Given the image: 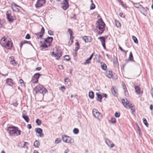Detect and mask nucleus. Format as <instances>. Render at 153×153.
<instances>
[{
	"mask_svg": "<svg viewBox=\"0 0 153 153\" xmlns=\"http://www.w3.org/2000/svg\"><path fill=\"white\" fill-rule=\"evenodd\" d=\"M0 43L2 46L8 49H11L12 47L13 43L10 39L3 38L1 41Z\"/></svg>",
	"mask_w": 153,
	"mask_h": 153,
	"instance_id": "obj_1",
	"label": "nucleus"
},
{
	"mask_svg": "<svg viewBox=\"0 0 153 153\" xmlns=\"http://www.w3.org/2000/svg\"><path fill=\"white\" fill-rule=\"evenodd\" d=\"M7 130L11 136H16L20 134L21 131L18 129L17 127L9 126L7 128Z\"/></svg>",
	"mask_w": 153,
	"mask_h": 153,
	"instance_id": "obj_2",
	"label": "nucleus"
},
{
	"mask_svg": "<svg viewBox=\"0 0 153 153\" xmlns=\"http://www.w3.org/2000/svg\"><path fill=\"white\" fill-rule=\"evenodd\" d=\"M51 55L55 57L57 60H59L62 56V52L61 49L57 47L54 48Z\"/></svg>",
	"mask_w": 153,
	"mask_h": 153,
	"instance_id": "obj_3",
	"label": "nucleus"
},
{
	"mask_svg": "<svg viewBox=\"0 0 153 153\" xmlns=\"http://www.w3.org/2000/svg\"><path fill=\"white\" fill-rule=\"evenodd\" d=\"M105 24L102 19H99L96 23V27L100 31L99 32V34H102L104 30Z\"/></svg>",
	"mask_w": 153,
	"mask_h": 153,
	"instance_id": "obj_4",
	"label": "nucleus"
},
{
	"mask_svg": "<svg viewBox=\"0 0 153 153\" xmlns=\"http://www.w3.org/2000/svg\"><path fill=\"white\" fill-rule=\"evenodd\" d=\"M34 91H36V93H42L44 94V92L45 93L47 90H45L44 87L42 85H39L34 88Z\"/></svg>",
	"mask_w": 153,
	"mask_h": 153,
	"instance_id": "obj_5",
	"label": "nucleus"
},
{
	"mask_svg": "<svg viewBox=\"0 0 153 153\" xmlns=\"http://www.w3.org/2000/svg\"><path fill=\"white\" fill-rule=\"evenodd\" d=\"M63 141L66 143H74V140L70 137L65 135H63L62 136Z\"/></svg>",
	"mask_w": 153,
	"mask_h": 153,
	"instance_id": "obj_6",
	"label": "nucleus"
},
{
	"mask_svg": "<svg viewBox=\"0 0 153 153\" xmlns=\"http://www.w3.org/2000/svg\"><path fill=\"white\" fill-rule=\"evenodd\" d=\"M6 15L8 21L10 22H12L14 21V17L11 15L10 11L8 10L7 11L6 13Z\"/></svg>",
	"mask_w": 153,
	"mask_h": 153,
	"instance_id": "obj_7",
	"label": "nucleus"
},
{
	"mask_svg": "<svg viewBox=\"0 0 153 153\" xmlns=\"http://www.w3.org/2000/svg\"><path fill=\"white\" fill-rule=\"evenodd\" d=\"M46 2L45 0H37L35 5L36 8H39L43 6Z\"/></svg>",
	"mask_w": 153,
	"mask_h": 153,
	"instance_id": "obj_8",
	"label": "nucleus"
},
{
	"mask_svg": "<svg viewBox=\"0 0 153 153\" xmlns=\"http://www.w3.org/2000/svg\"><path fill=\"white\" fill-rule=\"evenodd\" d=\"M122 102L124 106L127 109H129L130 106L131 104L130 103L126 98L123 99Z\"/></svg>",
	"mask_w": 153,
	"mask_h": 153,
	"instance_id": "obj_9",
	"label": "nucleus"
},
{
	"mask_svg": "<svg viewBox=\"0 0 153 153\" xmlns=\"http://www.w3.org/2000/svg\"><path fill=\"white\" fill-rule=\"evenodd\" d=\"M40 76V74L39 73L35 74L32 77L31 82L33 83H36L38 82V79Z\"/></svg>",
	"mask_w": 153,
	"mask_h": 153,
	"instance_id": "obj_10",
	"label": "nucleus"
},
{
	"mask_svg": "<svg viewBox=\"0 0 153 153\" xmlns=\"http://www.w3.org/2000/svg\"><path fill=\"white\" fill-rule=\"evenodd\" d=\"M45 32V29L43 27L42 28L41 31L40 32L38 33H35V34L37 36L38 39H39V38H41Z\"/></svg>",
	"mask_w": 153,
	"mask_h": 153,
	"instance_id": "obj_11",
	"label": "nucleus"
},
{
	"mask_svg": "<svg viewBox=\"0 0 153 153\" xmlns=\"http://www.w3.org/2000/svg\"><path fill=\"white\" fill-rule=\"evenodd\" d=\"M63 3V5L62 7V8L64 10H65L68 8L69 7V4L67 0H64Z\"/></svg>",
	"mask_w": 153,
	"mask_h": 153,
	"instance_id": "obj_12",
	"label": "nucleus"
},
{
	"mask_svg": "<svg viewBox=\"0 0 153 153\" xmlns=\"http://www.w3.org/2000/svg\"><path fill=\"white\" fill-rule=\"evenodd\" d=\"M92 113L94 116L96 118H99L100 114L98 110L95 109H93Z\"/></svg>",
	"mask_w": 153,
	"mask_h": 153,
	"instance_id": "obj_13",
	"label": "nucleus"
},
{
	"mask_svg": "<svg viewBox=\"0 0 153 153\" xmlns=\"http://www.w3.org/2000/svg\"><path fill=\"white\" fill-rule=\"evenodd\" d=\"M105 142L108 146H110L111 148H112L114 146V144L108 139H107L105 140Z\"/></svg>",
	"mask_w": 153,
	"mask_h": 153,
	"instance_id": "obj_14",
	"label": "nucleus"
},
{
	"mask_svg": "<svg viewBox=\"0 0 153 153\" xmlns=\"http://www.w3.org/2000/svg\"><path fill=\"white\" fill-rule=\"evenodd\" d=\"M99 39L101 42L102 44V45L104 49H105L106 48L105 45V38L103 37H100L98 38Z\"/></svg>",
	"mask_w": 153,
	"mask_h": 153,
	"instance_id": "obj_15",
	"label": "nucleus"
},
{
	"mask_svg": "<svg viewBox=\"0 0 153 153\" xmlns=\"http://www.w3.org/2000/svg\"><path fill=\"white\" fill-rule=\"evenodd\" d=\"M83 39L85 42H91L92 39L90 36H85L83 38Z\"/></svg>",
	"mask_w": 153,
	"mask_h": 153,
	"instance_id": "obj_16",
	"label": "nucleus"
},
{
	"mask_svg": "<svg viewBox=\"0 0 153 153\" xmlns=\"http://www.w3.org/2000/svg\"><path fill=\"white\" fill-rule=\"evenodd\" d=\"M94 55V53H93L90 56V57L87 58L85 62L84 63V64L86 65V64H89L90 63V61L91 59Z\"/></svg>",
	"mask_w": 153,
	"mask_h": 153,
	"instance_id": "obj_17",
	"label": "nucleus"
},
{
	"mask_svg": "<svg viewBox=\"0 0 153 153\" xmlns=\"http://www.w3.org/2000/svg\"><path fill=\"white\" fill-rule=\"evenodd\" d=\"M111 90L112 94L114 96H117L118 94L116 89H115V88L113 87L111 88Z\"/></svg>",
	"mask_w": 153,
	"mask_h": 153,
	"instance_id": "obj_18",
	"label": "nucleus"
},
{
	"mask_svg": "<svg viewBox=\"0 0 153 153\" xmlns=\"http://www.w3.org/2000/svg\"><path fill=\"white\" fill-rule=\"evenodd\" d=\"M25 112V111H23V115L22 116V117L24 119V120L25 121L28 123L29 122V118L28 116L25 115L23 113V112Z\"/></svg>",
	"mask_w": 153,
	"mask_h": 153,
	"instance_id": "obj_19",
	"label": "nucleus"
},
{
	"mask_svg": "<svg viewBox=\"0 0 153 153\" xmlns=\"http://www.w3.org/2000/svg\"><path fill=\"white\" fill-rule=\"evenodd\" d=\"M113 63L115 67H118V64L117 59V58L115 57H114Z\"/></svg>",
	"mask_w": 153,
	"mask_h": 153,
	"instance_id": "obj_20",
	"label": "nucleus"
},
{
	"mask_svg": "<svg viewBox=\"0 0 153 153\" xmlns=\"http://www.w3.org/2000/svg\"><path fill=\"white\" fill-rule=\"evenodd\" d=\"M65 84L68 86H70L71 85V82L68 78L65 79Z\"/></svg>",
	"mask_w": 153,
	"mask_h": 153,
	"instance_id": "obj_21",
	"label": "nucleus"
},
{
	"mask_svg": "<svg viewBox=\"0 0 153 153\" xmlns=\"http://www.w3.org/2000/svg\"><path fill=\"white\" fill-rule=\"evenodd\" d=\"M53 38L52 37H49L47 39H45V42L46 43H50L52 41Z\"/></svg>",
	"mask_w": 153,
	"mask_h": 153,
	"instance_id": "obj_22",
	"label": "nucleus"
},
{
	"mask_svg": "<svg viewBox=\"0 0 153 153\" xmlns=\"http://www.w3.org/2000/svg\"><path fill=\"white\" fill-rule=\"evenodd\" d=\"M6 82L9 85L11 86L13 85V80L11 79L7 78Z\"/></svg>",
	"mask_w": 153,
	"mask_h": 153,
	"instance_id": "obj_23",
	"label": "nucleus"
},
{
	"mask_svg": "<svg viewBox=\"0 0 153 153\" xmlns=\"http://www.w3.org/2000/svg\"><path fill=\"white\" fill-rule=\"evenodd\" d=\"M133 4L134 5V6L137 8H139V6H140L141 7L143 10L145 9L144 7L141 5H140L139 4V3H133Z\"/></svg>",
	"mask_w": 153,
	"mask_h": 153,
	"instance_id": "obj_24",
	"label": "nucleus"
},
{
	"mask_svg": "<svg viewBox=\"0 0 153 153\" xmlns=\"http://www.w3.org/2000/svg\"><path fill=\"white\" fill-rule=\"evenodd\" d=\"M134 88L136 92L139 94H141L142 93L141 91H140V88L138 86H135L134 87Z\"/></svg>",
	"mask_w": 153,
	"mask_h": 153,
	"instance_id": "obj_25",
	"label": "nucleus"
},
{
	"mask_svg": "<svg viewBox=\"0 0 153 153\" xmlns=\"http://www.w3.org/2000/svg\"><path fill=\"white\" fill-rule=\"evenodd\" d=\"M96 94L97 96V100L101 102L102 101L101 100L102 99V95L100 94H98V93H97Z\"/></svg>",
	"mask_w": 153,
	"mask_h": 153,
	"instance_id": "obj_26",
	"label": "nucleus"
},
{
	"mask_svg": "<svg viewBox=\"0 0 153 153\" xmlns=\"http://www.w3.org/2000/svg\"><path fill=\"white\" fill-rule=\"evenodd\" d=\"M101 66L102 70H105L107 68V66L103 62L101 63Z\"/></svg>",
	"mask_w": 153,
	"mask_h": 153,
	"instance_id": "obj_27",
	"label": "nucleus"
},
{
	"mask_svg": "<svg viewBox=\"0 0 153 153\" xmlns=\"http://www.w3.org/2000/svg\"><path fill=\"white\" fill-rule=\"evenodd\" d=\"M35 132L38 134L41 133L42 132V130L40 128H36L35 129Z\"/></svg>",
	"mask_w": 153,
	"mask_h": 153,
	"instance_id": "obj_28",
	"label": "nucleus"
},
{
	"mask_svg": "<svg viewBox=\"0 0 153 153\" xmlns=\"http://www.w3.org/2000/svg\"><path fill=\"white\" fill-rule=\"evenodd\" d=\"M88 96L90 98L92 99L94 98V92L91 91L89 93Z\"/></svg>",
	"mask_w": 153,
	"mask_h": 153,
	"instance_id": "obj_29",
	"label": "nucleus"
},
{
	"mask_svg": "<svg viewBox=\"0 0 153 153\" xmlns=\"http://www.w3.org/2000/svg\"><path fill=\"white\" fill-rule=\"evenodd\" d=\"M112 74L111 72L109 71L108 72H107L106 73V76L107 77L109 78H110L112 77Z\"/></svg>",
	"mask_w": 153,
	"mask_h": 153,
	"instance_id": "obj_30",
	"label": "nucleus"
},
{
	"mask_svg": "<svg viewBox=\"0 0 153 153\" xmlns=\"http://www.w3.org/2000/svg\"><path fill=\"white\" fill-rule=\"evenodd\" d=\"M129 60L130 61H134L132 53L131 52H130L129 53Z\"/></svg>",
	"mask_w": 153,
	"mask_h": 153,
	"instance_id": "obj_31",
	"label": "nucleus"
},
{
	"mask_svg": "<svg viewBox=\"0 0 153 153\" xmlns=\"http://www.w3.org/2000/svg\"><path fill=\"white\" fill-rule=\"evenodd\" d=\"M76 45H77V47L75 48V51H76V52L79 48V45L78 42H76ZM75 54H76V52L75 53Z\"/></svg>",
	"mask_w": 153,
	"mask_h": 153,
	"instance_id": "obj_32",
	"label": "nucleus"
},
{
	"mask_svg": "<svg viewBox=\"0 0 153 153\" xmlns=\"http://www.w3.org/2000/svg\"><path fill=\"white\" fill-rule=\"evenodd\" d=\"M129 108L131 109V112L133 113L134 112L135 109L134 106L131 104L130 106H129Z\"/></svg>",
	"mask_w": 153,
	"mask_h": 153,
	"instance_id": "obj_33",
	"label": "nucleus"
},
{
	"mask_svg": "<svg viewBox=\"0 0 153 153\" xmlns=\"http://www.w3.org/2000/svg\"><path fill=\"white\" fill-rule=\"evenodd\" d=\"M39 143L38 141L36 140L34 143V146L35 147L37 148L39 145Z\"/></svg>",
	"mask_w": 153,
	"mask_h": 153,
	"instance_id": "obj_34",
	"label": "nucleus"
},
{
	"mask_svg": "<svg viewBox=\"0 0 153 153\" xmlns=\"http://www.w3.org/2000/svg\"><path fill=\"white\" fill-rule=\"evenodd\" d=\"M11 8L14 11H16L14 9V7H19V6L16 4L15 3H13L12 4L11 6Z\"/></svg>",
	"mask_w": 153,
	"mask_h": 153,
	"instance_id": "obj_35",
	"label": "nucleus"
},
{
	"mask_svg": "<svg viewBox=\"0 0 153 153\" xmlns=\"http://www.w3.org/2000/svg\"><path fill=\"white\" fill-rule=\"evenodd\" d=\"M30 42L24 40V41H22L21 43V45H20V48H21L23 45L25 44L28 43Z\"/></svg>",
	"mask_w": 153,
	"mask_h": 153,
	"instance_id": "obj_36",
	"label": "nucleus"
},
{
	"mask_svg": "<svg viewBox=\"0 0 153 153\" xmlns=\"http://www.w3.org/2000/svg\"><path fill=\"white\" fill-rule=\"evenodd\" d=\"M143 122L144 124L147 126L148 127L149 126V124L147 122V121L146 119L145 118H143Z\"/></svg>",
	"mask_w": 153,
	"mask_h": 153,
	"instance_id": "obj_37",
	"label": "nucleus"
},
{
	"mask_svg": "<svg viewBox=\"0 0 153 153\" xmlns=\"http://www.w3.org/2000/svg\"><path fill=\"white\" fill-rule=\"evenodd\" d=\"M132 38L135 43L136 44L138 43V41L136 37L134 36H132Z\"/></svg>",
	"mask_w": 153,
	"mask_h": 153,
	"instance_id": "obj_38",
	"label": "nucleus"
},
{
	"mask_svg": "<svg viewBox=\"0 0 153 153\" xmlns=\"http://www.w3.org/2000/svg\"><path fill=\"white\" fill-rule=\"evenodd\" d=\"M116 121V118H112L111 120H109V122L110 123H115Z\"/></svg>",
	"mask_w": 153,
	"mask_h": 153,
	"instance_id": "obj_39",
	"label": "nucleus"
},
{
	"mask_svg": "<svg viewBox=\"0 0 153 153\" xmlns=\"http://www.w3.org/2000/svg\"><path fill=\"white\" fill-rule=\"evenodd\" d=\"M115 25L116 26L118 27H120L121 26L120 23L118 21H115Z\"/></svg>",
	"mask_w": 153,
	"mask_h": 153,
	"instance_id": "obj_40",
	"label": "nucleus"
},
{
	"mask_svg": "<svg viewBox=\"0 0 153 153\" xmlns=\"http://www.w3.org/2000/svg\"><path fill=\"white\" fill-rule=\"evenodd\" d=\"M10 62L11 64L14 65H17V63L14 60H10Z\"/></svg>",
	"mask_w": 153,
	"mask_h": 153,
	"instance_id": "obj_41",
	"label": "nucleus"
},
{
	"mask_svg": "<svg viewBox=\"0 0 153 153\" xmlns=\"http://www.w3.org/2000/svg\"><path fill=\"white\" fill-rule=\"evenodd\" d=\"M36 123L38 125H40L42 123L41 121L39 119H37L36 120Z\"/></svg>",
	"mask_w": 153,
	"mask_h": 153,
	"instance_id": "obj_42",
	"label": "nucleus"
},
{
	"mask_svg": "<svg viewBox=\"0 0 153 153\" xmlns=\"http://www.w3.org/2000/svg\"><path fill=\"white\" fill-rule=\"evenodd\" d=\"M124 90V94L125 96L126 97H128L129 96V94L127 89Z\"/></svg>",
	"mask_w": 153,
	"mask_h": 153,
	"instance_id": "obj_43",
	"label": "nucleus"
},
{
	"mask_svg": "<svg viewBox=\"0 0 153 153\" xmlns=\"http://www.w3.org/2000/svg\"><path fill=\"white\" fill-rule=\"evenodd\" d=\"M79 130L77 128H75L73 130V132L74 134H76L79 133Z\"/></svg>",
	"mask_w": 153,
	"mask_h": 153,
	"instance_id": "obj_44",
	"label": "nucleus"
},
{
	"mask_svg": "<svg viewBox=\"0 0 153 153\" xmlns=\"http://www.w3.org/2000/svg\"><path fill=\"white\" fill-rule=\"evenodd\" d=\"M65 59H64V60H66V61H68L70 60V58L69 56L68 55H65L64 56Z\"/></svg>",
	"mask_w": 153,
	"mask_h": 153,
	"instance_id": "obj_45",
	"label": "nucleus"
},
{
	"mask_svg": "<svg viewBox=\"0 0 153 153\" xmlns=\"http://www.w3.org/2000/svg\"><path fill=\"white\" fill-rule=\"evenodd\" d=\"M95 7V4L93 3H92L91 4L90 9L91 10H93L94 9Z\"/></svg>",
	"mask_w": 153,
	"mask_h": 153,
	"instance_id": "obj_46",
	"label": "nucleus"
},
{
	"mask_svg": "<svg viewBox=\"0 0 153 153\" xmlns=\"http://www.w3.org/2000/svg\"><path fill=\"white\" fill-rule=\"evenodd\" d=\"M120 115V113H117V112H116L114 114V116L116 117H119Z\"/></svg>",
	"mask_w": 153,
	"mask_h": 153,
	"instance_id": "obj_47",
	"label": "nucleus"
},
{
	"mask_svg": "<svg viewBox=\"0 0 153 153\" xmlns=\"http://www.w3.org/2000/svg\"><path fill=\"white\" fill-rule=\"evenodd\" d=\"M41 46L43 48H48V46L45 44L43 43L42 44Z\"/></svg>",
	"mask_w": 153,
	"mask_h": 153,
	"instance_id": "obj_48",
	"label": "nucleus"
},
{
	"mask_svg": "<svg viewBox=\"0 0 153 153\" xmlns=\"http://www.w3.org/2000/svg\"><path fill=\"white\" fill-rule=\"evenodd\" d=\"M119 49L122 52H125V54H126L127 51H125L124 50H123L122 48L120 46H119Z\"/></svg>",
	"mask_w": 153,
	"mask_h": 153,
	"instance_id": "obj_49",
	"label": "nucleus"
},
{
	"mask_svg": "<svg viewBox=\"0 0 153 153\" xmlns=\"http://www.w3.org/2000/svg\"><path fill=\"white\" fill-rule=\"evenodd\" d=\"M123 87V89L124 90H126V89H127L126 88V85L125 84V83L123 81L122 82Z\"/></svg>",
	"mask_w": 153,
	"mask_h": 153,
	"instance_id": "obj_50",
	"label": "nucleus"
},
{
	"mask_svg": "<svg viewBox=\"0 0 153 153\" xmlns=\"http://www.w3.org/2000/svg\"><path fill=\"white\" fill-rule=\"evenodd\" d=\"M68 32L70 34L71 37L72 33V32L71 30V29H69L68 30Z\"/></svg>",
	"mask_w": 153,
	"mask_h": 153,
	"instance_id": "obj_51",
	"label": "nucleus"
},
{
	"mask_svg": "<svg viewBox=\"0 0 153 153\" xmlns=\"http://www.w3.org/2000/svg\"><path fill=\"white\" fill-rule=\"evenodd\" d=\"M60 89L63 92H64V91L65 90V88L64 86H62Z\"/></svg>",
	"mask_w": 153,
	"mask_h": 153,
	"instance_id": "obj_52",
	"label": "nucleus"
},
{
	"mask_svg": "<svg viewBox=\"0 0 153 153\" xmlns=\"http://www.w3.org/2000/svg\"><path fill=\"white\" fill-rule=\"evenodd\" d=\"M48 34L50 35H53V32L51 30H49L48 31Z\"/></svg>",
	"mask_w": 153,
	"mask_h": 153,
	"instance_id": "obj_53",
	"label": "nucleus"
},
{
	"mask_svg": "<svg viewBox=\"0 0 153 153\" xmlns=\"http://www.w3.org/2000/svg\"><path fill=\"white\" fill-rule=\"evenodd\" d=\"M25 38L27 39H29L30 38V36L29 34H27L25 36Z\"/></svg>",
	"mask_w": 153,
	"mask_h": 153,
	"instance_id": "obj_54",
	"label": "nucleus"
},
{
	"mask_svg": "<svg viewBox=\"0 0 153 153\" xmlns=\"http://www.w3.org/2000/svg\"><path fill=\"white\" fill-rule=\"evenodd\" d=\"M61 142V140H58V139H56L55 140V143H60Z\"/></svg>",
	"mask_w": 153,
	"mask_h": 153,
	"instance_id": "obj_55",
	"label": "nucleus"
},
{
	"mask_svg": "<svg viewBox=\"0 0 153 153\" xmlns=\"http://www.w3.org/2000/svg\"><path fill=\"white\" fill-rule=\"evenodd\" d=\"M59 68L60 69H63V67L62 65H59Z\"/></svg>",
	"mask_w": 153,
	"mask_h": 153,
	"instance_id": "obj_56",
	"label": "nucleus"
},
{
	"mask_svg": "<svg viewBox=\"0 0 153 153\" xmlns=\"http://www.w3.org/2000/svg\"><path fill=\"white\" fill-rule=\"evenodd\" d=\"M3 22L2 21L0 20V27H2V24Z\"/></svg>",
	"mask_w": 153,
	"mask_h": 153,
	"instance_id": "obj_57",
	"label": "nucleus"
},
{
	"mask_svg": "<svg viewBox=\"0 0 153 153\" xmlns=\"http://www.w3.org/2000/svg\"><path fill=\"white\" fill-rule=\"evenodd\" d=\"M41 67H38L36 68V70L38 71H39L41 70Z\"/></svg>",
	"mask_w": 153,
	"mask_h": 153,
	"instance_id": "obj_58",
	"label": "nucleus"
},
{
	"mask_svg": "<svg viewBox=\"0 0 153 153\" xmlns=\"http://www.w3.org/2000/svg\"><path fill=\"white\" fill-rule=\"evenodd\" d=\"M9 58H10L9 60L10 61V60H14V57L13 56L10 57Z\"/></svg>",
	"mask_w": 153,
	"mask_h": 153,
	"instance_id": "obj_59",
	"label": "nucleus"
},
{
	"mask_svg": "<svg viewBox=\"0 0 153 153\" xmlns=\"http://www.w3.org/2000/svg\"><path fill=\"white\" fill-rule=\"evenodd\" d=\"M27 127L29 129H30L31 128V126L30 124H28L27 125Z\"/></svg>",
	"mask_w": 153,
	"mask_h": 153,
	"instance_id": "obj_60",
	"label": "nucleus"
},
{
	"mask_svg": "<svg viewBox=\"0 0 153 153\" xmlns=\"http://www.w3.org/2000/svg\"><path fill=\"white\" fill-rule=\"evenodd\" d=\"M39 136L40 137H43L44 136V134L42 133H39Z\"/></svg>",
	"mask_w": 153,
	"mask_h": 153,
	"instance_id": "obj_61",
	"label": "nucleus"
},
{
	"mask_svg": "<svg viewBox=\"0 0 153 153\" xmlns=\"http://www.w3.org/2000/svg\"><path fill=\"white\" fill-rule=\"evenodd\" d=\"M123 13H120L119 14V15L120 17L124 18V16H123Z\"/></svg>",
	"mask_w": 153,
	"mask_h": 153,
	"instance_id": "obj_62",
	"label": "nucleus"
},
{
	"mask_svg": "<svg viewBox=\"0 0 153 153\" xmlns=\"http://www.w3.org/2000/svg\"><path fill=\"white\" fill-rule=\"evenodd\" d=\"M149 108H150V109L152 111V109H153V105H152V104L150 105Z\"/></svg>",
	"mask_w": 153,
	"mask_h": 153,
	"instance_id": "obj_63",
	"label": "nucleus"
},
{
	"mask_svg": "<svg viewBox=\"0 0 153 153\" xmlns=\"http://www.w3.org/2000/svg\"><path fill=\"white\" fill-rule=\"evenodd\" d=\"M69 151V150L68 149H66L65 150L64 152L65 153H67Z\"/></svg>",
	"mask_w": 153,
	"mask_h": 153,
	"instance_id": "obj_64",
	"label": "nucleus"
}]
</instances>
